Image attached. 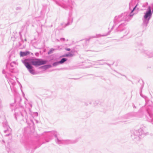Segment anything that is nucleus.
<instances>
[{"label":"nucleus","mask_w":153,"mask_h":153,"mask_svg":"<svg viewBox=\"0 0 153 153\" xmlns=\"http://www.w3.org/2000/svg\"><path fill=\"white\" fill-rule=\"evenodd\" d=\"M46 61L38 59H26L23 62L24 64L28 69H31L33 67L31 64L35 66H38L45 64L46 63Z\"/></svg>","instance_id":"1"},{"label":"nucleus","mask_w":153,"mask_h":153,"mask_svg":"<svg viewBox=\"0 0 153 153\" xmlns=\"http://www.w3.org/2000/svg\"><path fill=\"white\" fill-rule=\"evenodd\" d=\"M148 9V11L146 12L144 16V18L146 19L149 17V18H150V17L151 16L152 14L150 7H149Z\"/></svg>","instance_id":"2"},{"label":"nucleus","mask_w":153,"mask_h":153,"mask_svg":"<svg viewBox=\"0 0 153 153\" xmlns=\"http://www.w3.org/2000/svg\"><path fill=\"white\" fill-rule=\"evenodd\" d=\"M30 52L28 51H26L25 52H23L21 51L20 52V55L21 56H24L27 55L29 54Z\"/></svg>","instance_id":"3"},{"label":"nucleus","mask_w":153,"mask_h":153,"mask_svg":"<svg viewBox=\"0 0 153 153\" xmlns=\"http://www.w3.org/2000/svg\"><path fill=\"white\" fill-rule=\"evenodd\" d=\"M67 59L66 58H63L59 61V63L62 64L67 60Z\"/></svg>","instance_id":"4"},{"label":"nucleus","mask_w":153,"mask_h":153,"mask_svg":"<svg viewBox=\"0 0 153 153\" xmlns=\"http://www.w3.org/2000/svg\"><path fill=\"white\" fill-rule=\"evenodd\" d=\"M54 51V49H51L48 52V54H50L52 53Z\"/></svg>","instance_id":"5"},{"label":"nucleus","mask_w":153,"mask_h":153,"mask_svg":"<svg viewBox=\"0 0 153 153\" xmlns=\"http://www.w3.org/2000/svg\"><path fill=\"white\" fill-rule=\"evenodd\" d=\"M30 69L29 71L31 73L33 74H34V70H33L31 69Z\"/></svg>","instance_id":"6"},{"label":"nucleus","mask_w":153,"mask_h":153,"mask_svg":"<svg viewBox=\"0 0 153 153\" xmlns=\"http://www.w3.org/2000/svg\"><path fill=\"white\" fill-rule=\"evenodd\" d=\"M68 56L71 57L73 56V54L70 53L68 54Z\"/></svg>","instance_id":"7"},{"label":"nucleus","mask_w":153,"mask_h":153,"mask_svg":"<svg viewBox=\"0 0 153 153\" xmlns=\"http://www.w3.org/2000/svg\"><path fill=\"white\" fill-rule=\"evenodd\" d=\"M137 6V4L135 6V7L134 8V9H133V10H132L131 12H132L135 10V9L136 7Z\"/></svg>","instance_id":"8"},{"label":"nucleus","mask_w":153,"mask_h":153,"mask_svg":"<svg viewBox=\"0 0 153 153\" xmlns=\"http://www.w3.org/2000/svg\"><path fill=\"white\" fill-rule=\"evenodd\" d=\"M62 56V57H65V56L68 57V54H67L63 55Z\"/></svg>","instance_id":"9"},{"label":"nucleus","mask_w":153,"mask_h":153,"mask_svg":"<svg viewBox=\"0 0 153 153\" xmlns=\"http://www.w3.org/2000/svg\"><path fill=\"white\" fill-rule=\"evenodd\" d=\"M65 49L66 50H67V51H70L71 50L69 48H66Z\"/></svg>","instance_id":"10"}]
</instances>
